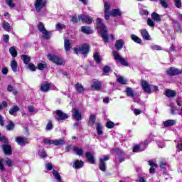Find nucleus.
Wrapping results in <instances>:
<instances>
[{
  "mask_svg": "<svg viewBox=\"0 0 182 182\" xmlns=\"http://www.w3.org/2000/svg\"><path fill=\"white\" fill-rule=\"evenodd\" d=\"M97 29L98 32H100L101 37L102 38L104 42H109V36H107V28L102 22V18H97L96 21Z\"/></svg>",
  "mask_w": 182,
  "mask_h": 182,
  "instance_id": "1",
  "label": "nucleus"
},
{
  "mask_svg": "<svg viewBox=\"0 0 182 182\" xmlns=\"http://www.w3.org/2000/svg\"><path fill=\"white\" fill-rule=\"evenodd\" d=\"M90 49V47L87 44H82L81 46H80L79 49L77 48H74L73 50L76 55L78 53H81L82 55H87L89 53V50Z\"/></svg>",
  "mask_w": 182,
  "mask_h": 182,
  "instance_id": "2",
  "label": "nucleus"
},
{
  "mask_svg": "<svg viewBox=\"0 0 182 182\" xmlns=\"http://www.w3.org/2000/svg\"><path fill=\"white\" fill-rule=\"evenodd\" d=\"M47 58L48 60H50V62L55 63V65H58V66H62V65H63V60L58 55L48 54Z\"/></svg>",
  "mask_w": 182,
  "mask_h": 182,
  "instance_id": "3",
  "label": "nucleus"
},
{
  "mask_svg": "<svg viewBox=\"0 0 182 182\" xmlns=\"http://www.w3.org/2000/svg\"><path fill=\"white\" fill-rule=\"evenodd\" d=\"M112 55L114 56V60H116V62H119L122 66H129L127 61L119 54V52L116 50L112 51Z\"/></svg>",
  "mask_w": 182,
  "mask_h": 182,
  "instance_id": "4",
  "label": "nucleus"
},
{
  "mask_svg": "<svg viewBox=\"0 0 182 182\" xmlns=\"http://www.w3.org/2000/svg\"><path fill=\"white\" fill-rule=\"evenodd\" d=\"M109 159L110 156H109V155H105L104 158H100L99 168L101 171H106V168H107L106 161H107V160H109Z\"/></svg>",
  "mask_w": 182,
  "mask_h": 182,
  "instance_id": "5",
  "label": "nucleus"
},
{
  "mask_svg": "<svg viewBox=\"0 0 182 182\" xmlns=\"http://www.w3.org/2000/svg\"><path fill=\"white\" fill-rule=\"evenodd\" d=\"M47 2L48 1H46V0H36L34 6L36 8V12H40L42 11L43 8L46 6Z\"/></svg>",
  "mask_w": 182,
  "mask_h": 182,
  "instance_id": "6",
  "label": "nucleus"
},
{
  "mask_svg": "<svg viewBox=\"0 0 182 182\" xmlns=\"http://www.w3.org/2000/svg\"><path fill=\"white\" fill-rule=\"evenodd\" d=\"M78 20L82 21L84 23L90 25L93 22V18L89 16H85V14H81L78 16Z\"/></svg>",
  "mask_w": 182,
  "mask_h": 182,
  "instance_id": "7",
  "label": "nucleus"
},
{
  "mask_svg": "<svg viewBox=\"0 0 182 182\" xmlns=\"http://www.w3.org/2000/svg\"><path fill=\"white\" fill-rule=\"evenodd\" d=\"M68 117L69 116L68 115V114L64 113L63 112H62V110L58 109L56 111V117H55L56 120H58V121L66 120V119H68Z\"/></svg>",
  "mask_w": 182,
  "mask_h": 182,
  "instance_id": "8",
  "label": "nucleus"
},
{
  "mask_svg": "<svg viewBox=\"0 0 182 182\" xmlns=\"http://www.w3.org/2000/svg\"><path fill=\"white\" fill-rule=\"evenodd\" d=\"M167 75L169 76H176L177 75H180L182 73V70L177 69L176 68H170L169 69L167 70L166 71Z\"/></svg>",
  "mask_w": 182,
  "mask_h": 182,
  "instance_id": "9",
  "label": "nucleus"
},
{
  "mask_svg": "<svg viewBox=\"0 0 182 182\" xmlns=\"http://www.w3.org/2000/svg\"><path fill=\"white\" fill-rule=\"evenodd\" d=\"M141 85L145 93H151V85H150L147 81L142 80Z\"/></svg>",
  "mask_w": 182,
  "mask_h": 182,
  "instance_id": "10",
  "label": "nucleus"
},
{
  "mask_svg": "<svg viewBox=\"0 0 182 182\" xmlns=\"http://www.w3.org/2000/svg\"><path fill=\"white\" fill-rule=\"evenodd\" d=\"M91 89H92L93 90H97V92H99V90H102V81H100L99 80H92Z\"/></svg>",
  "mask_w": 182,
  "mask_h": 182,
  "instance_id": "11",
  "label": "nucleus"
},
{
  "mask_svg": "<svg viewBox=\"0 0 182 182\" xmlns=\"http://www.w3.org/2000/svg\"><path fill=\"white\" fill-rule=\"evenodd\" d=\"M126 95L128 97H133V101L139 103V98H136V97H134V91H133L132 87H127L126 88Z\"/></svg>",
  "mask_w": 182,
  "mask_h": 182,
  "instance_id": "12",
  "label": "nucleus"
},
{
  "mask_svg": "<svg viewBox=\"0 0 182 182\" xmlns=\"http://www.w3.org/2000/svg\"><path fill=\"white\" fill-rule=\"evenodd\" d=\"M73 117L77 122H80V120H82L83 117L82 115V112H80V111L77 108L73 109Z\"/></svg>",
  "mask_w": 182,
  "mask_h": 182,
  "instance_id": "13",
  "label": "nucleus"
},
{
  "mask_svg": "<svg viewBox=\"0 0 182 182\" xmlns=\"http://www.w3.org/2000/svg\"><path fill=\"white\" fill-rule=\"evenodd\" d=\"M12 160L9 158H6V159H0V170H4V164H6L9 167L12 166Z\"/></svg>",
  "mask_w": 182,
  "mask_h": 182,
  "instance_id": "14",
  "label": "nucleus"
},
{
  "mask_svg": "<svg viewBox=\"0 0 182 182\" xmlns=\"http://www.w3.org/2000/svg\"><path fill=\"white\" fill-rule=\"evenodd\" d=\"M2 149L4 154L6 156H11L12 154V147L9 144L2 145Z\"/></svg>",
  "mask_w": 182,
  "mask_h": 182,
  "instance_id": "15",
  "label": "nucleus"
},
{
  "mask_svg": "<svg viewBox=\"0 0 182 182\" xmlns=\"http://www.w3.org/2000/svg\"><path fill=\"white\" fill-rule=\"evenodd\" d=\"M85 157L87 159L90 164H96V161H95V156H93V154H92L91 152H86Z\"/></svg>",
  "mask_w": 182,
  "mask_h": 182,
  "instance_id": "16",
  "label": "nucleus"
},
{
  "mask_svg": "<svg viewBox=\"0 0 182 182\" xmlns=\"http://www.w3.org/2000/svg\"><path fill=\"white\" fill-rule=\"evenodd\" d=\"M19 110H21V108H19L18 105H13L9 110V113L11 116H15L16 112H19Z\"/></svg>",
  "mask_w": 182,
  "mask_h": 182,
  "instance_id": "17",
  "label": "nucleus"
},
{
  "mask_svg": "<svg viewBox=\"0 0 182 182\" xmlns=\"http://www.w3.org/2000/svg\"><path fill=\"white\" fill-rule=\"evenodd\" d=\"M110 12V16L116 18L117 16H122V11L119 9H112Z\"/></svg>",
  "mask_w": 182,
  "mask_h": 182,
  "instance_id": "18",
  "label": "nucleus"
},
{
  "mask_svg": "<svg viewBox=\"0 0 182 182\" xmlns=\"http://www.w3.org/2000/svg\"><path fill=\"white\" fill-rule=\"evenodd\" d=\"M123 45H124V41L122 39L117 40L115 42V48L117 50H120L123 48Z\"/></svg>",
  "mask_w": 182,
  "mask_h": 182,
  "instance_id": "19",
  "label": "nucleus"
},
{
  "mask_svg": "<svg viewBox=\"0 0 182 182\" xmlns=\"http://www.w3.org/2000/svg\"><path fill=\"white\" fill-rule=\"evenodd\" d=\"M81 31L83 33H86L87 35H92V33H93V30L89 26H82Z\"/></svg>",
  "mask_w": 182,
  "mask_h": 182,
  "instance_id": "20",
  "label": "nucleus"
},
{
  "mask_svg": "<svg viewBox=\"0 0 182 182\" xmlns=\"http://www.w3.org/2000/svg\"><path fill=\"white\" fill-rule=\"evenodd\" d=\"M176 123L177 122L174 119H168L164 122V127H170L171 126H175Z\"/></svg>",
  "mask_w": 182,
  "mask_h": 182,
  "instance_id": "21",
  "label": "nucleus"
},
{
  "mask_svg": "<svg viewBox=\"0 0 182 182\" xmlns=\"http://www.w3.org/2000/svg\"><path fill=\"white\" fill-rule=\"evenodd\" d=\"M141 35L145 41H150V35L149 34V32L146 29H141Z\"/></svg>",
  "mask_w": 182,
  "mask_h": 182,
  "instance_id": "22",
  "label": "nucleus"
},
{
  "mask_svg": "<svg viewBox=\"0 0 182 182\" xmlns=\"http://www.w3.org/2000/svg\"><path fill=\"white\" fill-rule=\"evenodd\" d=\"M11 68L14 73H16L19 70V68H18V63L16 62V60H14L11 61Z\"/></svg>",
  "mask_w": 182,
  "mask_h": 182,
  "instance_id": "23",
  "label": "nucleus"
},
{
  "mask_svg": "<svg viewBox=\"0 0 182 182\" xmlns=\"http://www.w3.org/2000/svg\"><path fill=\"white\" fill-rule=\"evenodd\" d=\"M72 46V43L70 42V40L65 38L64 41V48L65 50L68 52V50H70V46Z\"/></svg>",
  "mask_w": 182,
  "mask_h": 182,
  "instance_id": "24",
  "label": "nucleus"
},
{
  "mask_svg": "<svg viewBox=\"0 0 182 182\" xmlns=\"http://www.w3.org/2000/svg\"><path fill=\"white\" fill-rule=\"evenodd\" d=\"M96 122V115L91 114L88 120V126L93 127L95 126V122Z\"/></svg>",
  "mask_w": 182,
  "mask_h": 182,
  "instance_id": "25",
  "label": "nucleus"
},
{
  "mask_svg": "<svg viewBox=\"0 0 182 182\" xmlns=\"http://www.w3.org/2000/svg\"><path fill=\"white\" fill-rule=\"evenodd\" d=\"M165 95L167 97H176V91L173 90H166L165 91Z\"/></svg>",
  "mask_w": 182,
  "mask_h": 182,
  "instance_id": "26",
  "label": "nucleus"
},
{
  "mask_svg": "<svg viewBox=\"0 0 182 182\" xmlns=\"http://www.w3.org/2000/svg\"><path fill=\"white\" fill-rule=\"evenodd\" d=\"M83 164L84 163L82 162V161H80V160H77L74 162L73 164V168H82V167H83Z\"/></svg>",
  "mask_w": 182,
  "mask_h": 182,
  "instance_id": "27",
  "label": "nucleus"
},
{
  "mask_svg": "<svg viewBox=\"0 0 182 182\" xmlns=\"http://www.w3.org/2000/svg\"><path fill=\"white\" fill-rule=\"evenodd\" d=\"M49 89H50V84L49 83H45V84H41L40 90H41V92H48Z\"/></svg>",
  "mask_w": 182,
  "mask_h": 182,
  "instance_id": "28",
  "label": "nucleus"
},
{
  "mask_svg": "<svg viewBox=\"0 0 182 182\" xmlns=\"http://www.w3.org/2000/svg\"><path fill=\"white\" fill-rule=\"evenodd\" d=\"M151 18L156 22H161V16H160L156 12H154L151 14Z\"/></svg>",
  "mask_w": 182,
  "mask_h": 182,
  "instance_id": "29",
  "label": "nucleus"
},
{
  "mask_svg": "<svg viewBox=\"0 0 182 182\" xmlns=\"http://www.w3.org/2000/svg\"><path fill=\"white\" fill-rule=\"evenodd\" d=\"M16 141L18 143V144H19V146H22L23 144H26V143H28L26 139L22 138L21 136L16 137Z\"/></svg>",
  "mask_w": 182,
  "mask_h": 182,
  "instance_id": "30",
  "label": "nucleus"
},
{
  "mask_svg": "<svg viewBox=\"0 0 182 182\" xmlns=\"http://www.w3.org/2000/svg\"><path fill=\"white\" fill-rule=\"evenodd\" d=\"M66 144V141H65L64 139H60L57 140H54V146H63Z\"/></svg>",
  "mask_w": 182,
  "mask_h": 182,
  "instance_id": "31",
  "label": "nucleus"
},
{
  "mask_svg": "<svg viewBox=\"0 0 182 182\" xmlns=\"http://www.w3.org/2000/svg\"><path fill=\"white\" fill-rule=\"evenodd\" d=\"M169 107H171V114L173 116L178 113V109L176 107H174L173 102H171L169 104Z\"/></svg>",
  "mask_w": 182,
  "mask_h": 182,
  "instance_id": "32",
  "label": "nucleus"
},
{
  "mask_svg": "<svg viewBox=\"0 0 182 182\" xmlns=\"http://www.w3.org/2000/svg\"><path fill=\"white\" fill-rule=\"evenodd\" d=\"M21 60H23L25 65H28L29 62H31V57L28 56L27 55L23 54L21 55Z\"/></svg>",
  "mask_w": 182,
  "mask_h": 182,
  "instance_id": "33",
  "label": "nucleus"
},
{
  "mask_svg": "<svg viewBox=\"0 0 182 182\" xmlns=\"http://www.w3.org/2000/svg\"><path fill=\"white\" fill-rule=\"evenodd\" d=\"M117 82L121 85H127V80L120 75H117Z\"/></svg>",
  "mask_w": 182,
  "mask_h": 182,
  "instance_id": "34",
  "label": "nucleus"
},
{
  "mask_svg": "<svg viewBox=\"0 0 182 182\" xmlns=\"http://www.w3.org/2000/svg\"><path fill=\"white\" fill-rule=\"evenodd\" d=\"M75 89H76L77 92H78L80 93H84V92H85V88L83 87V85H82V84H80L79 82L75 84Z\"/></svg>",
  "mask_w": 182,
  "mask_h": 182,
  "instance_id": "35",
  "label": "nucleus"
},
{
  "mask_svg": "<svg viewBox=\"0 0 182 182\" xmlns=\"http://www.w3.org/2000/svg\"><path fill=\"white\" fill-rule=\"evenodd\" d=\"M41 33H43V39H50V37L52 36V35L50 34V31H48V30H44V31H43Z\"/></svg>",
  "mask_w": 182,
  "mask_h": 182,
  "instance_id": "36",
  "label": "nucleus"
},
{
  "mask_svg": "<svg viewBox=\"0 0 182 182\" xmlns=\"http://www.w3.org/2000/svg\"><path fill=\"white\" fill-rule=\"evenodd\" d=\"M9 52L13 58H16V56H18V51H16L15 47H11L9 48Z\"/></svg>",
  "mask_w": 182,
  "mask_h": 182,
  "instance_id": "37",
  "label": "nucleus"
},
{
  "mask_svg": "<svg viewBox=\"0 0 182 182\" xmlns=\"http://www.w3.org/2000/svg\"><path fill=\"white\" fill-rule=\"evenodd\" d=\"M53 175L55 177V179L57 180L58 181H60L62 180V178L60 177V174H59V172H58V171L53 169Z\"/></svg>",
  "mask_w": 182,
  "mask_h": 182,
  "instance_id": "38",
  "label": "nucleus"
},
{
  "mask_svg": "<svg viewBox=\"0 0 182 182\" xmlns=\"http://www.w3.org/2000/svg\"><path fill=\"white\" fill-rule=\"evenodd\" d=\"M96 130L99 136H102V134H103V130H102V125H100V123L99 122H97L96 124Z\"/></svg>",
  "mask_w": 182,
  "mask_h": 182,
  "instance_id": "39",
  "label": "nucleus"
},
{
  "mask_svg": "<svg viewBox=\"0 0 182 182\" xmlns=\"http://www.w3.org/2000/svg\"><path fill=\"white\" fill-rule=\"evenodd\" d=\"M2 26L4 29L7 32H9V31H11V25L9 24V23H8V21H4L2 23Z\"/></svg>",
  "mask_w": 182,
  "mask_h": 182,
  "instance_id": "40",
  "label": "nucleus"
},
{
  "mask_svg": "<svg viewBox=\"0 0 182 182\" xmlns=\"http://www.w3.org/2000/svg\"><path fill=\"white\" fill-rule=\"evenodd\" d=\"M73 150L77 153V156L83 155V149H79L77 146H73Z\"/></svg>",
  "mask_w": 182,
  "mask_h": 182,
  "instance_id": "41",
  "label": "nucleus"
},
{
  "mask_svg": "<svg viewBox=\"0 0 182 182\" xmlns=\"http://www.w3.org/2000/svg\"><path fill=\"white\" fill-rule=\"evenodd\" d=\"M93 57L97 63H100V62H102V57L100 56V54H99V53H95Z\"/></svg>",
  "mask_w": 182,
  "mask_h": 182,
  "instance_id": "42",
  "label": "nucleus"
},
{
  "mask_svg": "<svg viewBox=\"0 0 182 182\" xmlns=\"http://www.w3.org/2000/svg\"><path fill=\"white\" fill-rule=\"evenodd\" d=\"M6 128L9 132H11V130H14V129H15V124H14L12 121H9V124L6 126Z\"/></svg>",
  "mask_w": 182,
  "mask_h": 182,
  "instance_id": "43",
  "label": "nucleus"
},
{
  "mask_svg": "<svg viewBox=\"0 0 182 182\" xmlns=\"http://www.w3.org/2000/svg\"><path fill=\"white\" fill-rule=\"evenodd\" d=\"M131 38L134 42H136V43H141V39L134 34L131 36Z\"/></svg>",
  "mask_w": 182,
  "mask_h": 182,
  "instance_id": "44",
  "label": "nucleus"
},
{
  "mask_svg": "<svg viewBox=\"0 0 182 182\" xmlns=\"http://www.w3.org/2000/svg\"><path fill=\"white\" fill-rule=\"evenodd\" d=\"M8 92H12L13 95H18V91L15 89H14V87L12 85H9L7 87Z\"/></svg>",
  "mask_w": 182,
  "mask_h": 182,
  "instance_id": "45",
  "label": "nucleus"
},
{
  "mask_svg": "<svg viewBox=\"0 0 182 182\" xmlns=\"http://www.w3.org/2000/svg\"><path fill=\"white\" fill-rule=\"evenodd\" d=\"M38 31H40L41 33H43V31H45L46 30V28H45V24H43V23L42 22H39L38 25Z\"/></svg>",
  "mask_w": 182,
  "mask_h": 182,
  "instance_id": "46",
  "label": "nucleus"
},
{
  "mask_svg": "<svg viewBox=\"0 0 182 182\" xmlns=\"http://www.w3.org/2000/svg\"><path fill=\"white\" fill-rule=\"evenodd\" d=\"M47 65L46 62H43L41 63L38 64V69L39 70H43V69H46Z\"/></svg>",
  "mask_w": 182,
  "mask_h": 182,
  "instance_id": "47",
  "label": "nucleus"
},
{
  "mask_svg": "<svg viewBox=\"0 0 182 182\" xmlns=\"http://www.w3.org/2000/svg\"><path fill=\"white\" fill-rule=\"evenodd\" d=\"M63 28H66V26H65V24L58 23L55 25V29L57 31H62L63 29Z\"/></svg>",
  "mask_w": 182,
  "mask_h": 182,
  "instance_id": "48",
  "label": "nucleus"
},
{
  "mask_svg": "<svg viewBox=\"0 0 182 182\" xmlns=\"http://www.w3.org/2000/svg\"><path fill=\"white\" fill-rule=\"evenodd\" d=\"M114 126H115L114 122H113L112 121H109L106 124V127L107 129H113V127H114Z\"/></svg>",
  "mask_w": 182,
  "mask_h": 182,
  "instance_id": "49",
  "label": "nucleus"
},
{
  "mask_svg": "<svg viewBox=\"0 0 182 182\" xmlns=\"http://www.w3.org/2000/svg\"><path fill=\"white\" fill-rule=\"evenodd\" d=\"M147 25L151 28H154V26H156V23L153 20H151V18H147Z\"/></svg>",
  "mask_w": 182,
  "mask_h": 182,
  "instance_id": "50",
  "label": "nucleus"
},
{
  "mask_svg": "<svg viewBox=\"0 0 182 182\" xmlns=\"http://www.w3.org/2000/svg\"><path fill=\"white\" fill-rule=\"evenodd\" d=\"M151 49H152V50H163L161 48V47H160V46H158V45L151 46Z\"/></svg>",
  "mask_w": 182,
  "mask_h": 182,
  "instance_id": "51",
  "label": "nucleus"
},
{
  "mask_svg": "<svg viewBox=\"0 0 182 182\" xmlns=\"http://www.w3.org/2000/svg\"><path fill=\"white\" fill-rule=\"evenodd\" d=\"M53 129V124H52V121H49L46 125V130H52Z\"/></svg>",
  "mask_w": 182,
  "mask_h": 182,
  "instance_id": "52",
  "label": "nucleus"
},
{
  "mask_svg": "<svg viewBox=\"0 0 182 182\" xmlns=\"http://www.w3.org/2000/svg\"><path fill=\"white\" fill-rule=\"evenodd\" d=\"M39 156H41V159H45L48 157V154H46V151H45V149H42L41 152L39 154Z\"/></svg>",
  "mask_w": 182,
  "mask_h": 182,
  "instance_id": "53",
  "label": "nucleus"
},
{
  "mask_svg": "<svg viewBox=\"0 0 182 182\" xmlns=\"http://www.w3.org/2000/svg\"><path fill=\"white\" fill-rule=\"evenodd\" d=\"M6 3L10 8H15V4L12 2V0H6Z\"/></svg>",
  "mask_w": 182,
  "mask_h": 182,
  "instance_id": "54",
  "label": "nucleus"
},
{
  "mask_svg": "<svg viewBox=\"0 0 182 182\" xmlns=\"http://www.w3.org/2000/svg\"><path fill=\"white\" fill-rule=\"evenodd\" d=\"M28 68L30 70H31V72H35L37 69L36 66H35V65L33 63L28 64Z\"/></svg>",
  "mask_w": 182,
  "mask_h": 182,
  "instance_id": "55",
  "label": "nucleus"
},
{
  "mask_svg": "<svg viewBox=\"0 0 182 182\" xmlns=\"http://www.w3.org/2000/svg\"><path fill=\"white\" fill-rule=\"evenodd\" d=\"M0 141H1L2 143H8V139H6V137H5V136H3L0 134Z\"/></svg>",
  "mask_w": 182,
  "mask_h": 182,
  "instance_id": "56",
  "label": "nucleus"
},
{
  "mask_svg": "<svg viewBox=\"0 0 182 182\" xmlns=\"http://www.w3.org/2000/svg\"><path fill=\"white\" fill-rule=\"evenodd\" d=\"M160 4L164 8H168V4H167L166 0H160Z\"/></svg>",
  "mask_w": 182,
  "mask_h": 182,
  "instance_id": "57",
  "label": "nucleus"
},
{
  "mask_svg": "<svg viewBox=\"0 0 182 182\" xmlns=\"http://www.w3.org/2000/svg\"><path fill=\"white\" fill-rule=\"evenodd\" d=\"M174 4L176 8H181V0H174Z\"/></svg>",
  "mask_w": 182,
  "mask_h": 182,
  "instance_id": "58",
  "label": "nucleus"
},
{
  "mask_svg": "<svg viewBox=\"0 0 182 182\" xmlns=\"http://www.w3.org/2000/svg\"><path fill=\"white\" fill-rule=\"evenodd\" d=\"M104 6H105V12H109V9H110V4H109V3L107 2H105Z\"/></svg>",
  "mask_w": 182,
  "mask_h": 182,
  "instance_id": "59",
  "label": "nucleus"
},
{
  "mask_svg": "<svg viewBox=\"0 0 182 182\" xmlns=\"http://www.w3.org/2000/svg\"><path fill=\"white\" fill-rule=\"evenodd\" d=\"M166 166H167V162L164 161H161L159 164L160 168H166Z\"/></svg>",
  "mask_w": 182,
  "mask_h": 182,
  "instance_id": "60",
  "label": "nucleus"
},
{
  "mask_svg": "<svg viewBox=\"0 0 182 182\" xmlns=\"http://www.w3.org/2000/svg\"><path fill=\"white\" fill-rule=\"evenodd\" d=\"M3 41L5 42V43H8L9 41V35L5 34L3 36Z\"/></svg>",
  "mask_w": 182,
  "mask_h": 182,
  "instance_id": "61",
  "label": "nucleus"
},
{
  "mask_svg": "<svg viewBox=\"0 0 182 182\" xmlns=\"http://www.w3.org/2000/svg\"><path fill=\"white\" fill-rule=\"evenodd\" d=\"M46 168L48 170H53V165H52V163H48L46 164Z\"/></svg>",
  "mask_w": 182,
  "mask_h": 182,
  "instance_id": "62",
  "label": "nucleus"
},
{
  "mask_svg": "<svg viewBox=\"0 0 182 182\" xmlns=\"http://www.w3.org/2000/svg\"><path fill=\"white\" fill-rule=\"evenodd\" d=\"M71 22H73V23H77V16L76 15L73 16Z\"/></svg>",
  "mask_w": 182,
  "mask_h": 182,
  "instance_id": "63",
  "label": "nucleus"
},
{
  "mask_svg": "<svg viewBox=\"0 0 182 182\" xmlns=\"http://www.w3.org/2000/svg\"><path fill=\"white\" fill-rule=\"evenodd\" d=\"M148 163H149V166H151V167H159L157 164L154 163V161H153L151 160L149 161Z\"/></svg>",
  "mask_w": 182,
  "mask_h": 182,
  "instance_id": "64",
  "label": "nucleus"
}]
</instances>
